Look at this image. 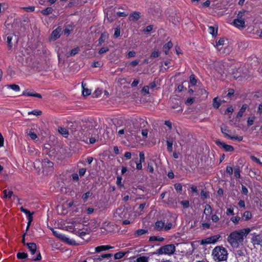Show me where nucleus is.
<instances>
[{
  "instance_id": "f257e3e1",
  "label": "nucleus",
  "mask_w": 262,
  "mask_h": 262,
  "mask_svg": "<svg viewBox=\"0 0 262 262\" xmlns=\"http://www.w3.org/2000/svg\"><path fill=\"white\" fill-rule=\"evenodd\" d=\"M251 231L250 228H244L232 232L227 237V241L232 248H237L244 246V241Z\"/></svg>"
},
{
  "instance_id": "f03ea898",
  "label": "nucleus",
  "mask_w": 262,
  "mask_h": 262,
  "mask_svg": "<svg viewBox=\"0 0 262 262\" xmlns=\"http://www.w3.org/2000/svg\"><path fill=\"white\" fill-rule=\"evenodd\" d=\"M212 255L219 261L226 260L228 257L227 250L222 246H216L212 250Z\"/></svg>"
},
{
  "instance_id": "7ed1b4c3",
  "label": "nucleus",
  "mask_w": 262,
  "mask_h": 262,
  "mask_svg": "<svg viewBox=\"0 0 262 262\" xmlns=\"http://www.w3.org/2000/svg\"><path fill=\"white\" fill-rule=\"evenodd\" d=\"M92 256L88 259L90 261L93 259L94 262H110L113 254L111 253H95L92 252Z\"/></svg>"
},
{
  "instance_id": "20e7f679",
  "label": "nucleus",
  "mask_w": 262,
  "mask_h": 262,
  "mask_svg": "<svg viewBox=\"0 0 262 262\" xmlns=\"http://www.w3.org/2000/svg\"><path fill=\"white\" fill-rule=\"evenodd\" d=\"M176 251V246L173 244H168L161 247L159 249H157L156 252L154 253V254L157 255H171L173 254Z\"/></svg>"
},
{
  "instance_id": "39448f33",
  "label": "nucleus",
  "mask_w": 262,
  "mask_h": 262,
  "mask_svg": "<svg viewBox=\"0 0 262 262\" xmlns=\"http://www.w3.org/2000/svg\"><path fill=\"white\" fill-rule=\"evenodd\" d=\"M221 132L225 137L228 138L231 140H237L238 141H241L243 140V137L242 136H232L228 134L231 131L228 129V127L226 125H222L221 126Z\"/></svg>"
},
{
  "instance_id": "423d86ee",
  "label": "nucleus",
  "mask_w": 262,
  "mask_h": 262,
  "mask_svg": "<svg viewBox=\"0 0 262 262\" xmlns=\"http://www.w3.org/2000/svg\"><path fill=\"white\" fill-rule=\"evenodd\" d=\"M220 237V236L219 235H216L203 239L200 241V244L202 245H206L207 244H215Z\"/></svg>"
},
{
  "instance_id": "0eeeda50",
  "label": "nucleus",
  "mask_w": 262,
  "mask_h": 262,
  "mask_svg": "<svg viewBox=\"0 0 262 262\" xmlns=\"http://www.w3.org/2000/svg\"><path fill=\"white\" fill-rule=\"evenodd\" d=\"M251 235V242L252 244L254 246L259 245L262 246V235L256 233H252Z\"/></svg>"
},
{
  "instance_id": "6e6552de",
  "label": "nucleus",
  "mask_w": 262,
  "mask_h": 262,
  "mask_svg": "<svg viewBox=\"0 0 262 262\" xmlns=\"http://www.w3.org/2000/svg\"><path fill=\"white\" fill-rule=\"evenodd\" d=\"M215 144L217 146H220L224 148L226 151H232L234 150V147L230 145L225 144L223 142H221L219 139L215 141Z\"/></svg>"
},
{
  "instance_id": "1a4fd4ad",
  "label": "nucleus",
  "mask_w": 262,
  "mask_h": 262,
  "mask_svg": "<svg viewBox=\"0 0 262 262\" xmlns=\"http://www.w3.org/2000/svg\"><path fill=\"white\" fill-rule=\"evenodd\" d=\"M61 31L62 28L61 27H58L56 29L53 30L51 35L52 39L53 40H56L59 38L60 36Z\"/></svg>"
},
{
  "instance_id": "9d476101",
  "label": "nucleus",
  "mask_w": 262,
  "mask_h": 262,
  "mask_svg": "<svg viewBox=\"0 0 262 262\" xmlns=\"http://www.w3.org/2000/svg\"><path fill=\"white\" fill-rule=\"evenodd\" d=\"M22 95L42 98V96L40 94L35 92V91L33 90H31L30 91L26 90L23 93Z\"/></svg>"
},
{
  "instance_id": "9b49d317",
  "label": "nucleus",
  "mask_w": 262,
  "mask_h": 262,
  "mask_svg": "<svg viewBox=\"0 0 262 262\" xmlns=\"http://www.w3.org/2000/svg\"><path fill=\"white\" fill-rule=\"evenodd\" d=\"M113 248V247L110 245H101L95 248V253H101Z\"/></svg>"
},
{
  "instance_id": "f8f14e48",
  "label": "nucleus",
  "mask_w": 262,
  "mask_h": 262,
  "mask_svg": "<svg viewBox=\"0 0 262 262\" xmlns=\"http://www.w3.org/2000/svg\"><path fill=\"white\" fill-rule=\"evenodd\" d=\"M232 23L235 27L238 28H244L246 27L245 19H240L236 18L233 20Z\"/></svg>"
},
{
  "instance_id": "ddd939ff",
  "label": "nucleus",
  "mask_w": 262,
  "mask_h": 262,
  "mask_svg": "<svg viewBox=\"0 0 262 262\" xmlns=\"http://www.w3.org/2000/svg\"><path fill=\"white\" fill-rule=\"evenodd\" d=\"M245 249H238L235 252V255L236 258L239 260H243V257L245 256Z\"/></svg>"
},
{
  "instance_id": "4468645a",
  "label": "nucleus",
  "mask_w": 262,
  "mask_h": 262,
  "mask_svg": "<svg viewBox=\"0 0 262 262\" xmlns=\"http://www.w3.org/2000/svg\"><path fill=\"white\" fill-rule=\"evenodd\" d=\"M165 222L163 221H157L155 223L154 229L156 231H160L164 230Z\"/></svg>"
},
{
  "instance_id": "2eb2a0df",
  "label": "nucleus",
  "mask_w": 262,
  "mask_h": 262,
  "mask_svg": "<svg viewBox=\"0 0 262 262\" xmlns=\"http://www.w3.org/2000/svg\"><path fill=\"white\" fill-rule=\"evenodd\" d=\"M140 18V13L139 12L135 11L130 14L129 16V19L130 21H136Z\"/></svg>"
},
{
  "instance_id": "dca6fc26",
  "label": "nucleus",
  "mask_w": 262,
  "mask_h": 262,
  "mask_svg": "<svg viewBox=\"0 0 262 262\" xmlns=\"http://www.w3.org/2000/svg\"><path fill=\"white\" fill-rule=\"evenodd\" d=\"M26 245L32 255H34L36 252L37 246L36 244L34 243H27Z\"/></svg>"
},
{
  "instance_id": "f3484780",
  "label": "nucleus",
  "mask_w": 262,
  "mask_h": 262,
  "mask_svg": "<svg viewBox=\"0 0 262 262\" xmlns=\"http://www.w3.org/2000/svg\"><path fill=\"white\" fill-rule=\"evenodd\" d=\"M108 37V34L106 32L102 33L98 39V45H101Z\"/></svg>"
},
{
  "instance_id": "a211bd4d",
  "label": "nucleus",
  "mask_w": 262,
  "mask_h": 262,
  "mask_svg": "<svg viewBox=\"0 0 262 262\" xmlns=\"http://www.w3.org/2000/svg\"><path fill=\"white\" fill-rule=\"evenodd\" d=\"M173 46V44L171 41H168L167 43L163 46V50L166 55L168 54V51Z\"/></svg>"
},
{
  "instance_id": "6ab92c4d",
  "label": "nucleus",
  "mask_w": 262,
  "mask_h": 262,
  "mask_svg": "<svg viewBox=\"0 0 262 262\" xmlns=\"http://www.w3.org/2000/svg\"><path fill=\"white\" fill-rule=\"evenodd\" d=\"M247 108H248L247 104H243L242 107L240 108L239 111H238V112L237 114L236 118H241L243 116L244 113L245 112Z\"/></svg>"
},
{
  "instance_id": "aec40b11",
  "label": "nucleus",
  "mask_w": 262,
  "mask_h": 262,
  "mask_svg": "<svg viewBox=\"0 0 262 262\" xmlns=\"http://www.w3.org/2000/svg\"><path fill=\"white\" fill-rule=\"evenodd\" d=\"M53 233L54 235L56 236L59 239H62L63 241H67L69 239L64 235L59 233L57 231L53 230Z\"/></svg>"
},
{
  "instance_id": "412c9836",
  "label": "nucleus",
  "mask_w": 262,
  "mask_h": 262,
  "mask_svg": "<svg viewBox=\"0 0 262 262\" xmlns=\"http://www.w3.org/2000/svg\"><path fill=\"white\" fill-rule=\"evenodd\" d=\"M74 26L72 25H68L65 26V28L63 30L64 34L68 36L70 32L73 30Z\"/></svg>"
},
{
  "instance_id": "4be33fe9",
  "label": "nucleus",
  "mask_w": 262,
  "mask_h": 262,
  "mask_svg": "<svg viewBox=\"0 0 262 262\" xmlns=\"http://www.w3.org/2000/svg\"><path fill=\"white\" fill-rule=\"evenodd\" d=\"M82 86L83 88L82 94L84 96H87L91 94V91L90 90L85 88V86L86 85V83L82 82L81 83Z\"/></svg>"
},
{
  "instance_id": "5701e85b",
  "label": "nucleus",
  "mask_w": 262,
  "mask_h": 262,
  "mask_svg": "<svg viewBox=\"0 0 262 262\" xmlns=\"http://www.w3.org/2000/svg\"><path fill=\"white\" fill-rule=\"evenodd\" d=\"M212 210L211 206L209 204H206L205 206V209L204 210V213L206 216H209L212 213Z\"/></svg>"
},
{
  "instance_id": "b1692460",
  "label": "nucleus",
  "mask_w": 262,
  "mask_h": 262,
  "mask_svg": "<svg viewBox=\"0 0 262 262\" xmlns=\"http://www.w3.org/2000/svg\"><path fill=\"white\" fill-rule=\"evenodd\" d=\"M42 165L45 167H53V163L47 159H44L42 162Z\"/></svg>"
},
{
  "instance_id": "393cba45",
  "label": "nucleus",
  "mask_w": 262,
  "mask_h": 262,
  "mask_svg": "<svg viewBox=\"0 0 262 262\" xmlns=\"http://www.w3.org/2000/svg\"><path fill=\"white\" fill-rule=\"evenodd\" d=\"M164 241V238L160 236H150L149 238V242H163Z\"/></svg>"
},
{
  "instance_id": "a878e982",
  "label": "nucleus",
  "mask_w": 262,
  "mask_h": 262,
  "mask_svg": "<svg viewBox=\"0 0 262 262\" xmlns=\"http://www.w3.org/2000/svg\"><path fill=\"white\" fill-rule=\"evenodd\" d=\"M147 233L148 230L147 229H138L136 231L135 236V237H138Z\"/></svg>"
},
{
  "instance_id": "bb28decb",
  "label": "nucleus",
  "mask_w": 262,
  "mask_h": 262,
  "mask_svg": "<svg viewBox=\"0 0 262 262\" xmlns=\"http://www.w3.org/2000/svg\"><path fill=\"white\" fill-rule=\"evenodd\" d=\"M234 175L236 178H241V170L239 166H236L234 168Z\"/></svg>"
},
{
  "instance_id": "cd10ccee",
  "label": "nucleus",
  "mask_w": 262,
  "mask_h": 262,
  "mask_svg": "<svg viewBox=\"0 0 262 262\" xmlns=\"http://www.w3.org/2000/svg\"><path fill=\"white\" fill-rule=\"evenodd\" d=\"M127 253H128V251L125 252H121V251L117 252L116 253H115L114 254V259H120V258H122L124 256H125V255Z\"/></svg>"
},
{
  "instance_id": "c85d7f7f",
  "label": "nucleus",
  "mask_w": 262,
  "mask_h": 262,
  "mask_svg": "<svg viewBox=\"0 0 262 262\" xmlns=\"http://www.w3.org/2000/svg\"><path fill=\"white\" fill-rule=\"evenodd\" d=\"M53 9L51 7H48L46 9H43L41 11V14L44 15H47L51 14L53 12Z\"/></svg>"
},
{
  "instance_id": "c756f323",
  "label": "nucleus",
  "mask_w": 262,
  "mask_h": 262,
  "mask_svg": "<svg viewBox=\"0 0 262 262\" xmlns=\"http://www.w3.org/2000/svg\"><path fill=\"white\" fill-rule=\"evenodd\" d=\"M93 194L92 192H91V191H89L86 192H85V193H84L82 195V199L83 201V202H86L87 201H88V198L92 196Z\"/></svg>"
},
{
  "instance_id": "7c9ffc66",
  "label": "nucleus",
  "mask_w": 262,
  "mask_h": 262,
  "mask_svg": "<svg viewBox=\"0 0 262 262\" xmlns=\"http://www.w3.org/2000/svg\"><path fill=\"white\" fill-rule=\"evenodd\" d=\"M59 132L62 135L64 136V137H68L69 135L68 131L67 129L64 127H58Z\"/></svg>"
},
{
  "instance_id": "2f4dec72",
  "label": "nucleus",
  "mask_w": 262,
  "mask_h": 262,
  "mask_svg": "<svg viewBox=\"0 0 262 262\" xmlns=\"http://www.w3.org/2000/svg\"><path fill=\"white\" fill-rule=\"evenodd\" d=\"M79 51V48L78 47H76V48L72 49L71 51V52L69 53H68L67 57H69L70 56H74L76 54H77Z\"/></svg>"
},
{
  "instance_id": "473e14b6",
  "label": "nucleus",
  "mask_w": 262,
  "mask_h": 262,
  "mask_svg": "<svg viewBox=\"0 0 262 262\" xmlns=\"http://www.w3.org/2000/svg\"><path fill=\"white\" fill-rule=\"evenodd\" d=\"M3 193L4 194V198H11L12 196L13 192L12 191H7V189H5L3 191Z\"/></svg>"
},
{
  "instance_id": "72a5a7b5",
  "label": "nucleus",
  "mask_w": 262,
  "mask_h": 262,
  "mask_svg": "<svg viewBox=\"0 0 262 262\" xmlns=\"http://www.w3.org/2000/svg\"><path fill=\"white\" fill-rule=\"evenodd\" d=\"M221 103L220 100H218V98L215 97L213 99V106L215 108H218L221 105Z\"/></svg>"
},
{
  "instance_id": "f704fd0d",
  "label": "nucleus",
  "mask_w": 262,
  "mask_h": 262,
  "mask_svg": "<svg viewBox=\"0 0 262 262\" xmlns=\"http://www.w3.org/2000/svg\"><path fill=\"white\" fill-rule=\"evenodd\" d=\"M20 210L21 212L25 213L26 214L27 217H30V216H33L34 212L31 213L29 210L23 208V207L20 208Z\"/></svg>"
},
{
  "instance_id": "c9c22d12",
  "label": "nucleus",
  "mask_w": 262,
  "mask_h": 262,
  "mask_svg": "<svg viewBox=\"0 0 262 262\" xmlns=\"http://www.w3.org/2000/svg\"><path fill=\"white\" fill-rule=\"evenodd\" d=\"M16 257L18 259H26L28 257V254L25 252H18Z\"/></svg>"
},
{
  "instance_id": "e433bc0d",
  "label": "nucleus",
  "mask_w": 262,
  "mask_h": 262,
  "mask_svg": "<svg viewBox=\"0 0 262 262\" xmlns=\"http://www.w3.org/2000/svg\"><path fill=\"white\" fill-rule=\"evenodd\" d=\"M209 31L213 36H215L217 34V29H215L214 27L212 26L209 27Z\"/></svg>"
},
{
  "instance_id": "4c0bfd02",
  "label": "nucleus",
  "mask_w": 262,
  "mask_h": 262,
  "mask_svg": "<svg viewBox=\"0 0 262 262\" xmlns=\"http://www.w3.org/2000/svg\"><path fill=\"white\" fill-rule=\"evenodd\" d=\"M167 149L168 152H171L172 151L173 141L172 140H167Z\"/></svg>"
},
{
  "instance_id": "58836bf2",
  "label": "nucleus",
  "mask_w": 262,
  "mask_h": 262,
  "mask_svg": "<svg viewBox=\"0 0 262 262\" xmlns=\"http://www.w3.org/2000/svg\"><path fill=\"white\" fill-rule=\"evenodd\" d=\"M12 37L11 36H8L7 37V42L8 43V47L9 50H11L13 47L12 43Z\"/></svg>"
},
{
  "instance_id": "ea45409f",
  "label": "nucleus",
  "mask_w": 262,
  "mask_h": 262,
  "mask_svg": "<svg viewBox=\"0 0 262 262\" xmlns=\"http://www.w3.org/2000/svg\"><path fill=\"white\" fill-rule=\"evenodd\" d=\"M252 217V214L251 212L246 211L243 214V217L245 219V221H247L250 220Z\"/></svg>"
},
{
  "instance_id": "a19ab883",
  "label": "nucleus",
  "mask_w": 262,
  "mask_h": 262,
  "mask_svg": "<svg viewBox=\"0 0 262 262\" xmlns=\"http://www.w3.org/2000/svg\"><path fill=\"white\" fill-rule=\"evenodd\" d=\"M8 87L11 88L12 90L16 92H18L20 90L19 86L15 84L8 85Z\"/></svg>"
},
{
  "instance_id": "79ce46f5",
  "label": "nucleus",
  "mask_w": 262,
  "mask_h": 262,
  "mask_svg": "<svg viewBox=\"0 0 262 262\" xmlns=\"http://www.w3.org/2000/svg\"><path fill=\"white\" fill-rule=\"evenodd\" d=\"M190 82L192 86L195 85L196 84L197 80L195 78L194 75H191L190 77Z\"/></svg>"
},
{
  "instance_id": "37998d69",
  "label": "nucleus",
  "mask_w": 262,
  "mask_h": 262,
  "mask_svg": "<svg viewBox=\"0 0 262 262\" xmlns=\"http://www.w3.org/2000/svg\"><path fill=\"white\" fill-rule=\"evenodd\" d=\"M246 12V11L244 10L239 11L237 15V19H244L243 17L245 15Z\"/></svg>"
},
{
  "instance_id": "c03bdc74",
  "label": "nucleus",
  "mask_w": 262,
  "mask_h": 262,
  "mask_svg": "<svg viewBox=\"0 0 262 262\" xmlns=\"http://www.w3.org/2000/svg\"><path fill=\"white\" fill-rule=\"evenodd\" d=\"M160 55V52L158 50H154L152 52V53L150 54V58H155L159 57Z\"/></svg>"
},
{
  "instance_id": "a18cd8bd",
  "label": "nucleus",
  "mask_w": 262,
  "mask_h": 262,
  "mask_svg": "<svg viewBox=\"0 0 262 262\" xmlns=\"http://www.w3.org/2000/svg\"><path fill=\"white\" fill-rule=\"evenodd\" d=\"M175 189L179 192L181 193L182 191V185L180 183H176L174 185Z\"/></svg>"
},
{
  "instance_id": "49530a36",
  "label": "nucleus",
  "mask_w": 262,
  "mask_h": 262,
  "mask_svg": "<svg viewBox=\"0 0 262 262\" xmlns=\"http://www.w3.org/2000/svg\"><path fill=\"white\" fill-rule=\"evenodd\" d=\"M137 262H148V257L146 256H141L136 259Z\"/></svg>"
},
{
  "instance_id": "de8ad7c7",
  "label": "nucleus",
  "mask_w": 262,
  "mask_h": 262,
  "mask_svg": "<svg viewBox=\"0 0 262 262\" xmlns=\"http://www.w3.org/2000/svg\"><path fill=\"white\" fill-rule=\"evenodd\" d=\"M135 162L136 164V168L138 170H141L142 169V163H141L140 162H139L138 160V158H136L135 160Z\"/></svg>"
},
{
  "instance_id": "09e8293b",
  "label": "nucleus",
  "mask_w": 262,
  "mask_h": 262,
  "mask_svg": "<svg viewBox=\"0 0 262 262\" xmlns=\"http://www.w3.org/2000/svg\"><path fill=\"white\" fill-rule=\"evenodd\" d=\"M41 114H42V112L41 111H38V110H33V111H32L31 112H29L28 113L29 115L33 114V115H35V116H39V115H41Z\"/></svg>"
},
{
  "instance_id": "8fccbe9b",
  "label": "nucleus",
  "mask_w": 262,
  "mask_h": 262,
  "mask_svg": "<svg viewBox=\"0 0 262 262\" xmlns=\"http://www.w3.org/2000/svg\"><path fill=\"white\" fill-rule=\"evenodd\" d=\"M122 177L121 176H118L117 177V181H116V184L118 186L121 187L123 186V185L122 184L121 181H122Z\"/></svg>"
},
{
  "instance_id": "3c124183",
  "label": "nucleus",
  "mask_w": 262,
  "mask_h": 262,
  "mask_svg": "<svg viewBox=\"0 0 262 262\" xmlns=\"http://www.w3.org/2000/svg\"><path fill=\"white\" fill-rule=\"evenodd\" d=\"M240 220L241 217L238 216H233L230 219V220L235 224H237Z\"/></svg>"
},
{
  "instance_id": "603ef678",
  "label": "nucleus",
  "mask_w": 262,
  "mask_h": 262,
  "mask_svg": "<svg viewBox=\"0 0 262 262\" xmlns=\"http://www.w3.org/2000/svg\"><path fill=\"white\" fill-rule=\"evenodd\" d=\"M28 134V135L30 137V138L32 140H35L37 136L36 134H35L34 132H32L30 131L29 133L27 132Z\"/></svg>"
},
{
  "instance_id": "864d4df0",
  "label": "nucleus",
  "mask_w": 262,
  "mask_h": 262,
  "mask_svg": "<svg viewBox=\"0 0 262 262\" xmlns=\"http://www.w3.org/2000/svg\"><path fill=\"white\" fill-rule=\"evenodd\" d=\"M26 12H33L35 10V7L34 6H29L27 7L23 8Z\"/></svg>"
},
{
  "instance_id": "5fc2aeb1",
  "label": "nucleus",
  "mask_w": 262,
  "mask_h": 262,
  "mask_svg": "<svg viewBox=\"0 0 262 262\" xmlns=\"http://www.w3.org/2000/svg\"><path fill=\"white\" fill-rule=\"evenodd\" d=\"M138 161L141 163L145 162V156L143 152H140L139 153V160Z\"/></svg>"
},
{
  "instance_id": "6e6d98bb",
  "label": "nucleus",
  "mask_w": 262,
  "mask_h": 262,
  "mask_svg": "<svg viewBox=\"0 0 262 262\" xmlns=\"http://www.w3.org/2000/svg\"><path fill=\"white\" fill-rule=\"evenodd\" d=\"M101 94H102V91L101 90L98 89L96 90H95L94 93H93V97H98Z\"/></svg>"
},
{
  "instance_id": "4d7b16f0",
  "label": "nucleus",
  "mask_w": 262,
  "mask_h": 262,
  "mask_svg": "<svg viewBox=\"0 0 262 262\" xmlns=\"http://www.w3.org/2000/svg\"><path fill=\"white\" fill-rule=\"evenodd\" d=\"M180 203L183 206L184 208H187L189 206V202L188 201H181Z\"/></svg>"
},
{
  "instance_id": "13d9d810",
  "label": "nucleus",
  "mask_w": 262,
  "mask_h": 262,
  "mask_svg": "<svg viewBox=\"0 0 262 262\" xmlns=\"http://www.w3.org/2000/svg\"><path fill=\"white\" fill-rule=\"evenodd\" d=\"M254 119H255V118L254 117H249L248 119L247 125H248V126H250L252 125L253 124L254 121Z\"/></svg>"
},
{
  "instance_id": "bf43d9fd",
  "label": "nucleus",
  "mask_w": 262,
  "mask_h": 262,
  "mask_svg": "<svg viewBox=\"0 0 262 262\" xmlns=\"http://www.w3.org/2000/svg\"><path fill=\"white\" fill-rule=\"evenodd\" d=\"M109 50V48L108 47H102L101 48L99 51V53L100 54H102L103 53H106V52L108 51Z\"/></svg>"
},
{
  "instance_id": "052dcab7",
  "label": "nucleus",
  "mask_w": 262,
  "mask_h": 262,
  "mask_svg": "<svg viewBox=\"0 0 262 262\" xmlns=\"http://www.w3.org/2000/svg\"><path fill=\"white\" fill-rule=\"evenodd\" d=\"M226 172L230 176H231L233 173V168L232 167L227 166L226 169Z\"/></svg>"
},
{
  "instance_id": "680f3d73",
  "label": "nucleus",
  "mask_w": 262,
  "mask_h": 262,
  "mask_svg": "<svg viewBox=\"0 0 262 262\" xmlns=\"http://www.w3.org/2000/svg\"><path fill=\"white\" fill-rule=\"evenodd\" d=\"M37 255L36 257H33L32 258V259L33 260L37 261V260H39L41 259V256L40 252L38 251L37 252Z\"/></svg>"
},
{
  "instance_id": "e2e57ef3",
  "label": "nucleus",
  "mask_w": 262,
  "mask_h": 262,
  "mask_svg": "<svg viewBox=\"0 0 262 262\" xmlns=\"http://www.w3.org/2000/svg\"><path fill=\"white\" fill-rule=\"evenodd\" d=\"M219 217L215 214L211 216V220L213 222L217 223L219 221Z\"/></svg>"
},
{
  "instance_id": "0e129e2a",
  "label": "nucleus",
  "mask_w": 262,
  "mask_h": 262,
  "mask_svg": "<svg viewBox=\"0 0 262 262\" xmlns=\"http://www.w3.org/2000/svg\"><path fill=\"white\" fill-rule=\"evenodd\" d=\"M226 214L227 215H234V211H233V208H228L227 209Z\"/></svg>"
},
{
  "instance_id": "69168bd1",
  "label": "nucleus",
  "mask_w": 262,
  "mask_h": 262,
  "mask_svg": "<svg viewBox=\"0 0 262 262\" xmlns=\"http://www.w3.org/2000/svg\"><path fill=\"white\" fill-rule=\"evenodd\" d=\"M72 178L73 181L78 182L79 181V177L77 173H73L72 174Z\"/></svg>"
},
{
  "instance_id": "338daca9",
  "label": "nucleus",
  "mask_w": 262,
  "mask_h": 262,
  "mask_svg": "<svg viewBox=\"0 0 262 262\" xmlns=\"http://www.w3.org/2000/svg\"><path fill=\"white\" fill-rule=\"evenodd\" d=\"M242 193L246 195L248 193V189L243 185H242Z\"/></svg>"
},
{
  "instance_id": "774afa93",
  "label": "nucleus",
  "mask_w": 262,
  "mask_h": 262,
  "mask_svg": "<svg viewBox=\"0 0 262 262\" xmlns=\"http://www.w3.org/2000/svg\"><path fill=\"white\" fill-rule=\"evenodd\" d=\"M172 226V225L171 223H168L164 225V230L165 231H168L171 228Z\"/></svg>"
}]
</instances>
